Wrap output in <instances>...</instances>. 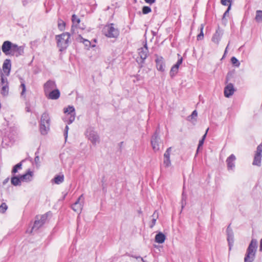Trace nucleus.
<instances>
[{
    "instance_id": "nucleus-2",
    "label": "nucleus",
    "mask_w": 262,
    "mask_h": 262,
    "mask_svg": "<svg viewBox=\"0 0 262 262\" xmlns=\"http://www.w3.org/2000/svg\"><path fill=\"white\" fill-rule=\"evenodd\" d=\"M70 37L71 34L68 32H64L55 36L57 46L59 48L60 51H64L68 47Z\"/></svg>"
},
{
    "instance_id": "nucleus-33",
    "label": "nucleus",
    "mask_w": 262,
    "mask_h": 262,
    "mask_svg": "<svg viewBox=\"0 0 262 262\" xmlns=\"http://www.w3.org/2000/svg\"><path fill=\"white\" fill-rule=\"evenodd\" d=\"M232 63L235 67H238L240 65V62L235 57H232L231 58Z\"/></svg>"
},
{
    "instance_id": "nucleus-20",
    "label": "nucleus",
    "mask_w": 262,
    "mask_h": 262,
    "mask_svg": "<svg viewBox=\"0 0 262 262\" xmlns=\"http://www.w3.org/2000/svg\"><path fill=\"white\" fill-rule=\"evenodd\" d=\"M33 172L30 169H28L27 172L22 175H19L21 181L30 182L32 180Z\"/></svg>"
},
{
    "instance_id": "nucleus-8",
    "label": "nucleus",
    "mask_w": 262,
    "mask_h": 262,
    "mask_svg": "<svg viewBox=\"0 0 262 262\" xmlns=\"http://www.w3.org/2000/svg\"><path fill=\"white\" fill-rule=\"evenodd\" d=\"M159 134L160 128L158 127L151 138V144L155 151H158L160 149L159 144L161 142V139Z\"/></svg>"
},
{
    "instance_id": "nucleus-31",
    "label": "nucleus",
    "mask_w": 262,
    "mask_h": 262,
    "mask_svg": "<svg viewBox=\"0 0 262 262\" xmlns=\"http://www.w3.org/2000/svg\"><path fill=\"white\" fill-rule=\"evenodd\" d=\"M20 87L22 89V91L21 92V96H23L25 92H26V85H25V81L23 79H20Z\"/></svg>"
},
{
    "instance_id": "nucleus-55",
    "label": "nucleus",
    "mask_w": 262,
    "mask_h": 262,
    "mask_svg": "<svg viewBox=\"0 0 262 262\" xmlns=\"http://www.w3.org/2000/svg\"><path fill=\"white\" fill-rule=\"evenodd\" d=\"M26 109L27 112H30L29 107H26Z\"/></svg>"
},
{
    "instance_id": "nucleus-52",
    "label": "nucleus",
    "mask_w": 262,
    "mask_h": 262,
    "mask_svg": "<svg viewBox=\"0 0 262 262\" xmlns=\"http://www.w3.org/2000/svg\"><path fill=\"white\" fill-rule=\"evenodd\" d=\"M68 132L64 131V138H65L66 140H67V139L68 138Z\"/></svg>"
},
{
    "instance_id": "nucleus-13",
    "label": "nucleus",
    "mask_w": 262,
    "mask_h": 262,
    "mask_svg": "<svg viewBox=\"0 0 262 262\" xmlns=\"http://www.w3.org/2000/svg\"><path fill=\"white\" fill-rule=\"evenodd\" d=\"M57 88V85L55 81L52 80H48L43 84V90L45 95L49 93V92L55 90Z\"/></svg>"
},
{
    "instance_id": "nucleus-29",
    "label": "nucleus",
    "mask_w": 262,
    "mask_h": 262,
    "mask_svg": "<svg viewBox=\"0 0 262 262\" xmlns=\"http://www.w3.org/2000/svg\"><path fill=\"white\" fill-rule=\"evenodd\" d=\"M255 20L258 22H262V11L257 10L256 11Z\"/></svg>"
},
{
    "instance_id": "nucleus-32",
    "label": "nucleus",
    "mask_w": 262,
    "mask_h": 262,
    "mask_svg": "<svg viewBox=\"0 0 262 262\" xmlns=\"http://www.w3.org/2000/svg\"><path fill=\"white\" fill-rule=\"evenodd\" d=\"M151 12V9L149 6H143L142 9V12L143 14H147Z\"/></svg>"
},
{
    "instance_id": "nucleus-59",
    "label": "nucleus",
    "mask_w": 262,
    "mask_h": 262,
    "mask_svg": "<svg viewBox=\"0 0 262 262\" xmlns=\"http://www.w3.org/2000/svg\"><path fill=\"white\" fill-rule=\"evenodd\" d=\"M156 213H157V211H155L154 212V213L153 215H152V216H154V215L156 214Z\"/></svg>"
},
{
    "instance_id": "nucleus-25",
    "label": "nucleus",
    "mask_w": 262,
    "mask_h": 262,
    "mask_svg": "<svg viewBox=\"0 0 262 262\" xmlns=\"http://www.w3.org/2000/svg\"><path fill=\"white\" fill-rule=\"evenodd\" d=\"M23 161L17 163L15 165H14L12 169L11 174L12 175H15L16 173L18 172V170H20L22 168V162Z\"/></svg>"
},
{
    "instance_id": "nucleus-43",
    "label": "nucleus",
    "mask_w": 262,
    "mask_h": 262,
    "mask_svg": "<svg viewBox=\"0 0 262 262\" xmlns=\"http://www.w3.org/2000/svg\"><path fill=\"white\" fill-rule=\"evenodd\" d=\"M231 4H229L227 9L226 10V11L225 12V13H224V14L223 15L222 19H224V18L226 17V16L229 13V12L230 10L231 9Z\"/></svg>"
},
{
    "instance_id": "nucleus-14",
    "label": "nucleus",
    "mask_w": 262,
    "mask_h": 262,
    "mask_svg": "<svg viewBox=\"0 0 262 262\" xmlns=\"http://www.w3.org/2000/svg\"><path fill=\"white\" fill-rule=\"evenodd\" d=\"M156 59L155 60L156 67L159 71L163 72L165 71V63L163 57L155 55Z\"/></svg>"
},
{
    "instance_id": "nucleus-15",
    "label": "nucleus",
    "mask_w": 262,
    "mask_h": 262,
    "mask_svg": "<svg viewBox=\"0 0 262 262\" xmlns=\"http://www.w3.org/2000/svg\"><path fill=\"white\" fill-rule=\"evenodd\" d=\"M223 34V31L219 26L217 29L216 30L215 33L213 35L211 39L212 41L217 45H219Z\"/></svg>"
},
{
    "instance_id": "nucleus-17",
    "label": "nucleus",
    "mask_w": 262,
    "mask_h": 262,
    "mask_svg": "<svg viewBox=\"0 0 262 262\" xmlns=\"http://www.w3.org/2000/svg\"><path fill=\"white\" fill-rule=\"evenodd\" d=\"M89 139L91 141L93 145H96L99 142V137L97 133L93 130H91L88 135Z\"/></svg>"
},
{
    "instance_id": "nucleus-10",
    "label": "nucleus",
    "mask_w": 262,
    "mask_h": 262,
    "mask_svg": "<svg viewBox=\"0 0 262 262\" xmlns=\"http://www.w3.org/2000/svg\"><path fill=\"white\" fill-rule=\"evenodd\" d=\"M83 195H81L76 200V201L71 206L72 209L77 213H80L82 210L83 205Z\"/></svg>"
},
{
    "instance_id": "nucleus-3",
    "label": "nucleus",
    "mask_w": 262,
    "mask_h": 262,
    "mask_svg": "<svg viewBox=\"0 0 262 262\" xmlns=\"http://www.w3.org/2000/svg\"><path fill=\"white\" fill-rule=\"evenodd\" d=\"M257 248V242L256 239H252L247 249L244 262H253L255 257Z\"/></svg>"
},
{
    "instance_id": "nucleus-27",
    "label": "nucleus",
    "mask_w": 262,
    "mask_h": 262,
    "mask_svg": "<svg viewBox=\"0 0 262 262\" xmlns=\"http://www.w3.org/2000/svg\"><path fill=\"white\" fill-rule=\"evenodd\" d=\"M179 68H178L174 65L171 67L170 72H169L170 76L171 78H173L176 75V74L178 73V71H179Z\"/></svg>"
},
{
    "instance_id": "nucleus-11",
    "label": "nucleus",
    "mask_w": 262,
    "mask_h": 262,
    "mask_svg": "<svg viewBox=\"0 0 262 262\" xmlns=\"http://www.w3.org/2000/svg\"><path fill=\"white\" fill-rule=\"evenodd\" d=\"M47 216L44 214L42 215L39 220H36L32 228L31 232L36 231L41 228L45 223Z\"/></svg>"
},
{
    "instance_id": "nucleus-44",
    "label": "nucleus",
    "mask_w": 262,
    "mask_h": 262,
    "mask_svg": "<svg viewBox=\"0 0 262 262\" xmlns=\"http://www.w3.org/2000/svg\"><path fill=\"white\" fill-rule=\"evenodd\" d=\"M227 2L231 4V0H221V3L224 6H228Z\"/></svg>"
},
{
    "instance_id": "nucleus-19",
    "label": "nucleus",
    "mask_w": 262,
    "mask_h": 262,
    "mask_svg": "<svg viewBox=\"0 0 262 262\" xmlns=\"http://www.w3.org/2000/svg\"><path fill=\"white\" fill-rule=\"evenodd\" d=\"M236 158L233 154H231L226 160L227 168L228 170H233L235 167Z\"/></svg>"
},
{
    "instance_id": "nucleus-22",
    "label": "nucleus",
    "mask_w": 262,
    "mask_h": 262,
    "mask_svg": "<svg viewBox=\"0 0 262 262\" xmlns=\"http://www.w3.org/2000/svg\"><path fill=\"white\" fill-rule=\"evenodd\" d=\"M21 179L20 176L12 175L11 179V183L13 186H20L21 185Z\"/></svg>"
},
{
    "instance_id": "nucleus-53",
    "label": "nucleus",
    "mask_w": 262,
    "mask_h": 262,
    "mask_svg": "<svg viewBox=\"0 0 262 262\" xmlns=\"http://www.w3.org/2000/svg\"><path fill=\"white\" fill-rule=\"evenodd\" d=\"M69 129V126H68V125H67L66 126V127H65V128H64V131H65V132H66V131H67V132H68Z\"/></svg>"
},
{
    "instance_id": "nucleus-58",
    "label": "nucleus",
    "mask_w": 262,
    "mask_h": 262,
    "mask_svg": "<svg viewBox=\"0 0 262 262\" xmlns=\"http://www.w3.org/2000/svg\"><path fill=\"white\" fill-rule=\"evenodd\" d=\"M26 5V2H25V1H24V2H23V5H24V6H25Z\"/></svg>"
},
{
    "instance_id": "nucleus-35",
    "label": "nucleus",
    "mask_w": 262,
    "mask_h": 262,
    "mask_svg": "<svg viewBox=\"0 0 262 262\" xmlns=\"http://www.w3.org/2000/svg\"><path fill=\"white\" fill-rule=\"evenodd\" d=\"M66 26V23L61 20L58 23V27L60 31H63Z\"/></svg>"
},
{
    "instance_id": "nucleus-9",
    "label": "nucleus",
    "mask_w": 262,
    "mask_h": 262,
    "mask_svg": "<svg viewBox=\"0 0 262 262\" xmlns=\"http://www.w3.org/2000/svg\"><path fill=\"white\" fill-rule=\"evenodd\" d=\"M262 154V144L258 145L256 148V151L254 155V160L252 163L253 165L260 166L261 161Z\"/></svg>"
},
{
    "instance_id": "nucleus-36",
    "label": "nucleus",
    "mask_w": 262,
    "mask_h": 262,
    "mask_svg": "<svg viewBox=\"0 0 262 262\" xmlns=\"http://www.w3.org/2000/svg\"><path fill=\"white\" fill-rule=\"evenodd\" d=\"M187 196L186 194H185L184 192L183 191L182 195V209H183L185 205H186V200Z\"/></svg>"
},
{
    "instance_id": "nucleus-57",
    "label": "nucleus",
    "mask_w": 262,
    "mask_h": 262,
    "mask_svg": "<svg viewBox=\"0 0 262 262\" xmlns=\"http://www.w3.org/2000/svg\"><path fill=\"white\" fill-rule=\"evenodd\" d=\"M123 144V142H121L119 144H120V147H121V146L122 145V144Z\"/></svg>"
},
{
    "instance_id": "nucleus-5",
    "label": "nucleus",
    "mask_w": 262,
    "mask_h": 262,
    "mask_svg": "<svg viewBox=\"0 0 262 262\" xmlns=\"http://www.w3.org/2000/svg\"><path fill=\"white\" fill-rule=\"evenodd\" d=\"M138 53L139 57H137L136 61L139 65V69H141L144 67L145 59L148 55V49L146 41H145L143 47L138 49Z\"/></svg>"
},
{
    "instance_id": "nucleus-42",
    "label": "nucleus",
    "mask_w": 262,
    "mask_h": 262,
    "mask_svg": "<svg viewBox=\"0 0 262 262\" xmlns=\"http://www.w3.org/2000/svg\"><path fill=\"white\" fill-rule=\"evenodd\" d=\"M72 20L73 23L79 24L80 23V19L77 17L75 14H73L72 16Z\"/></svg>"
},
{
    "instance_id": "nucleus-54",
    "label": "nucleus",
    "mask_w": 262,
    "mask_h": 262,
    "mask_svg": "<svg viewBox=\"0 0 262 262\" xmlns=\"http://www.w3.org/2000/svg\"><path fill=\"white\" fill-rule=\"evenodd\" d=\"M228 46H229V45H228V46H227V47L226 48L225 51V52H224V55L226 54V53H227V48H228Z\"/></svg>"
},
{
    "instance_id": "nucleus-38",
    "label": "nucleus",
    "mask_w": 262,
    "mask_h": 262,
    "mask_svg": "<svg viewBox=\"0 0 262 262\" xmlns=\"http://www.w3.org/2000/svg\"><path fill=\"white\" fill-rule=\"evenodd\" d=\"M171 151V147H168L164 154V158H170V155Z\"/></svg>"
},
{
    "instance_id": "nucleus-12",
    "label": "nucleus",
    "mask_w": 262,
    "mask_h": 262,
    "mask_svg": "<svg viewBox=\"0 0 262 262\" xmlns=\"http://www.w3.org/2000/svg\"><path fill=\"white\" fill-rule=\"evenodd\" d=\"M231 224H230L227 227L226 232L227 235V241L229 246V250H231V248L234 244V233L232 229L230 228Z\"/></svg>"
},
{
    "instance_id": "nucleus-34",
    "label": "nucleus",
    "mask_w": 262,
    "mask_h": 262,
    "mask_svg": "<svg viewBox=\"0 0 262 262\" xmlns=\"http://www.w3.org/2000/svg\"><path fill=\"white\" fill-rule=\"evenodd\" d=\"M8 209V206L5 203H3L0 206V212L4 213Z\"/></svg>"
},
{
    "instance_id": "nucleus-46",
    "label": "nucleus",
    "mask_w": 262,
    "mask_h": 262,
    "mask_svg": "<svg viewBox=\"0 0 262 262\" xmlns=\"http://www.w3.org/2000/svg\"><path fill=\"white\" fill-rule=\"evenodd\" d=\"M157 218H153L151 220V224L150 225V228H152L156 224Z\"/></svg>"
},
{
    "instance_id": "nucleus-6",
    "label": "nucleus",
    "mask_w": 262,
    "mask_h": 262,
    "mask_svg": "<svg viewBox=\"0 0 262 262\" xmlns=\"http://www.w3.org/2000/svg\"><path fill=\"white\" fill-rule=\"evenodd\" d=\"M114 26V24L112 23L103 28V31L106 37L116 38L119 36V31L117 28H115Z\"/></svg>"
},
{
    "instance_id": "nucleus-51",
    "label": "nucleus",
    "mask_w": 262,
    "mask_h": 262,
    "mask_svg": "<svg viewBox=\"0 0 262 262\" xmlns=\"http://www.w3.org/2000/svg\"><path fill=\"white\" fill-rule=\"evenodd\" d=\"M9 181V178H7L6 179H5L3 182V184L4 185H6L8 182V181Z\"/></svg>"
},
{
    "instance_id": "nucleus-23",
    "label": "nucleus",
    "mask_w": 262,
    "mask_h": 262,
    "mask_svg": "<svg viewBox=\"0 0 262 262\" xmlns=\"http://www.w3.org/2000/svg\"><path fill=\"white\" fill-rule=\"evenodd\" d=\"M166 236L162 232H159L155 236V242L159 244H162L165 242Z\"/></svg>"
},
{
    "instance_id": "nucleus-7",
    "label": "nucleus",
    "mask_w": 262,
    "mask_h": 262,
    "mask_svg": "<svg viewBox=\"0 0 262 262\" xmlns=\"http://www.w3.org/2000/svg\"><path fill=\"white\" fill-rule=\"evenodd\" d=\"M63 112L67 115L66 118L64 119V121L67 122L68 124H71L75 119L76 113L75 108L73 106L69 105L67 108L63 109Z\"/></svg>"
},
{
    "instance_id": "nucleus-40",
    "label": "nucleus",
    "mask_w": 262,
    "mask_h": 262,
    "mask_svg": "<svg viewBox=\"0 0 262 262\" xmlns=\"http://www.w3.org/2000/svg\"><path fill=\"white\" fill-rule=\"evenodd\" d=\"M178 56L179 57V59L176 63L174 64V66L179 68L180 66L182 63L183 58L181 56V55L179 54H178Z\"/></svg>"
},
{
    "instance_id": "nucleus-24",
    "label": "nucleus",
    "mask_w": 262,
    "mask_h": 262,
    "mask_svg": "<svg viewBox=\"0 0 262 262\" xmlns=\"http://www.w3.org/2000/svg\"><path fill=\"white\" fill-rule=\"evenodd\" d=\"M64 177L63 174L56 175L54 179L52 180V182L58 185L64 181Z\"/></svg>"
},
{
    "instance_id": "nucleus-28",
    "label": "nucleus",
    "mask_w": 262,
    "mask_h": 262,
    "mask_svg": "<svg viewBox=\"0 0 262 262\" xmlns=\"http://www.w3.org/2000/svg\"><path fill=\"white\" fill-rule=\"evenodd\" d=\"M8 92H9L8 82H6V84H4V85L2 86V88L1 89V94L3 96H7L8 94Z\"/></svg>"
},
{
    "instance_id": "nucleus-21",
    "label": "nucleus",
    "mask_w": 262,
    "mask_h": 262,
    "mask_svg": "<svg viewBox=\"0 0 262 262\" xmlns=\"http://www.w3.org/2000/svg\"><path fill=\"white\" fill-rule=\"evenodd\" d=\"M11 68V60L9 59L5 60L3 64V70L5 73L8 75L10 73Z\"/></svg>"
},
{
    "instance_id": "nucleus-1",
    "label": "nucleus",
    "mask_w": 262,
    "mask_h": 262,
    "mask_svg": "<svg viewBox=\"0 0 262 262\" xmlns=\"http://www.w3.org/2000/svg\"><path fill=\"white\" fill-rule=\"evenodd\" d=\"M2 50L6 55L18 57L24 53V48L13 43L10 41H5L2 46Z\"/></svg>"
},
{
    "instance_id": "nucleus-37",
    "label": "nucleus",
    "mask_w": 262,
    "mask_h": 262,
    "mask_svg": "<svg viewBox=\"0 0 262 262\" xmlns=\"http://www.w3.org/2000/svg\"><path fill=\"white\" fill-rule=\"evenodd\" d=\"M0 80L1 83L2 85H4V84H6V82H8L7 78L5 77L3 73H1V74Z\"/></svg>"
},
{
    "instance_id": "nucleus-39",
    "label": "nucleus",
    "mask_w": 262,
    "mask_h": 262,
    "mask_svg": "<svg viewBox=\"0 0 262 262\" xmlns=\"http://www.w3.org/2000/svg\"><path fill=\"white\" fill-rule=\"evenodd\" d=\"M163 164L165 167H168L171 165L170 158H164Z\"/></svg>"
},
{
    "instance_id": "nucleus-26",
    "label": "nucleus",
    "mask_w": 262,
    "mask_h": 262,
    "mask_svg": "<svg viewBox=\"0 0 262 262\" xmlns=\"http://www.w3.org/2000/svg\"><path fill=\"white\" fill-rule=\"evenodd\" d=\"M78 38L79 39V41L82 42L88 49L90 48L91 46V42L89 40L83 38L80 35H79Z\"/></svg>"
},
{
    "instance_id": "nucleus-48",
    "label": "nucleus",
    "mask_w": 262,
    "mask_h": 262,
    "mask_svg": "<svg viewBox=\"0 0 262 262\" xmlns=\"http://www.w3.org/2000/svg\"><path fill=\"white\" fill-rule=\"evenodd\" d=\"M132 257H133L137 259H140L142 262H145L144 259L140 256L132 255Z\"/></svg>"
},
{
    "instance_id": "nucleus-4",
    "label": "nucleus",
    "mask_w": 262,
    "mask_h": 262,
    "mask_svg": "<svg viewBox=\"0 0 262 262\" xmlns=\"http://www.w3.org/2000/svg\"><path fill=\"white\" fill-rule=\"evenodd\" d=\"M50 118L47 112H44L40 118L39 130L42 135H46L50 130Z\"/></svg>"
},
{
    "instance_id": "nucleus-30",
    "label": "nucleus",
    "mask_w": 262,
    "mask_h": 262,
    "mask_svg": "<svg viewBox=\"0 0 262 262\" xmlns=\"http://www.w3.org/2000/svg\"><path fill=\"white\" fill-rule=\"evenodd\" d=\"M203 29L204 25L203 24H201L200 27V33L197 36V39L198 40H202L204 38Z\"/></svg>"
},
{
    "instance_id": "nucleus-18",
    "label": "nucleus",
    "mask_w": 262,
    "mask_h": 262,
    "mask_svg": "<svg viewBox=\"0 0 262 262\" xmlns=\"http://www.w3.org/2000/svg\"><path fill=\"white\" fill-rule=\"evenodd\" d=\"M235 91L234 85L232 83L228 84L224 89V95L226 97L229 98L231 96Z\"/></svg>"
},
{
    "instance_id": "nucleus-45",
    "label": "nucleus",
    "mask_w": 262,
    "mask_h": 262,
    "mask_svg": "<svg viewBox=\"0 0 262 262\" xmlns=\"http://www.w3.org/2000/svg\"><path fill=\"white\" fill-rule=\"evenodd\" d=\"M35 162L36 164H38L39 163V156L37 155V152H35V157L34 159Z\"/></svg>"
},
{
    "instance_id": "nucleus-16",
    "label": "nucleus",
    "mask_w": 262,
    "mask_h": 262,
    "mask_svg": "<svg viewBox=\"0 0 262 262\" xmlns=\"http://www.w3.org/2000/svg\"><path fill=\"white\" fill-rule=\"evenodd\" d=\"M45 95L49 99L56 100L59 98L60 93L59 90L57 88H56L55 90L49 92Z\"/></svg>"
},
{
    "instance_id": "nucleus-50",
    "label": "nucleus",
    "mask_w": 262,
    "mask_h": 262,
    "mask_svg": "<svg viewBox=\"0 0 262 262\" xmlns=\"http://www.w3.org/2000/svg\"><path fill=\"white\" fill-rule=\"evenodd\" d=\"M209 130V128H208L206 130V132L205 133V134L203 136L202 138V140H205L206 137V136H207V133H208V131Z\"/></svg>"
},
{
    "instance_id": "nucleus-56",
    "label": "nucleus",
    "mask_w": 262,
    "mask_h": 262,
    "mask_svg": "<svg viewBox=\"0 0 262 262\" xmlns=\"http://www.w3.org/2000/svg\"><path fill=\"white\" fill-rule=\"evenodd\" d=\"M136 77H137L138 80L140 79V76L139 75H137Z\"/></svg>"
},
{
    "instance_id": "nucleus-47",
    "label": "nucleus",
    "mask_w": 262,
    "mask_h": 262,
    "mask_svg": "<svg viewBox=\"0 0 262 262\" xmlns=\"http://www.w3.org/2000/svg\"><path fill=\"white\" fill-rule=\"evenodd\" d=\"M204 142V140H203L202 139H201L199 141L198 148H197V151H198L199 148L203 146Z\"/></svg>"
},
{
    "instance_id": "nucleus-49",
    "label": "nucleus",
    "mask_w": 262,
    "mask_h": 262,
    "mask_svg": "<svg viewBox=\"0 0 262 262\" xmlns=\"http://www.w3.org/2000/svg\"><path fill=\"white\" fill-rule=\"evenodd\" d=\"M156 0H144L145 3L151 5L155 3Z\"/></svg>"
},
{
    "instance_id": "nucleus-41",
    "label": "nucleus",
    "mask_w": 262,
    "mask_h": 262,
    "mask_svg": "<svg viewBox=\"0 0 262 262\" xmlns=\"http://www.w3.org/2000/svg\"><path fill=\"white\" fill-rule=\"evenodd\" d=\"M198 116V113L196 110H194L192 112L191 115L188 117V120L190 121V119H192L196 118Z\"/></svg>"
},
{
    "instance_id": "nucleus-60",
    "label": "nucleus",
    "mask_w": 262,
    "mask_h": 262,
    "mask_svg": "<svg viewBox=\"0 0 262 262\" xmlns=\"http://www.w3.org/2000/svg\"><path fill=\"white\" fill-rule=\"evenodd\" d=\"M142 211H141V210H139V211H138V213H142Z\"/></svg>"
}]
</instances>
